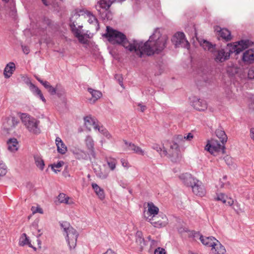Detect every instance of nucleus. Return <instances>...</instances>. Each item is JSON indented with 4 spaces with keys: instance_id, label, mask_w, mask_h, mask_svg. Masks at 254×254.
Instances as JSON below:
<instances>
[{
    "instance_id": "38",
    "label": "nucleus",
    "mask_w": 254,
    "mask_h": 254,
    "mask_svg": "<svg viewBox=\"0 0 254 254\" xmlns=\"http://www.w3.org/2000/svg\"><path fill=\"white\" fill-rule=\"evenodd\" d=\"M7 173V166L4 163L0 161V177L4 176Z\"/></svg>"
},
{
    "instance_id": "2",
    "label": "nucleus",
    "mask_w": 254,
    "mask_h": 254,
    "mask_svg": "<svg viewBox=\"0 0 254 254\" xmlns=\"http://www.w3.org/2000/svg\"><path fill=\"white\" fill-rule=\"evenodd\" d=\"M253 44V42L249 40H243L238 42L235 44H228V46L231 47L228 52H226L224 49H219L214 51L212 54L214 55V60L216 62L222 63L228 60L230 55L233 53L238 54L242 51L248 48Z\"/></svg>"
},
{
    "instance_id": "45",
    "label": "nucleus",
    "mask_w": 254,
    "mask_h": 254,
    "mask_svg": "<svg viewBox=\"0 0 254 254\" xmlns=\"http://www.w3.org/2000/svg\"><path fill=\"white\" fill-rule=\"evenodd\" d=\"M185 140L190 141L193 138V135L191 133H189L184 135Z\"/></svg>"
},
{
    "instance_id": "55",
    "label": "nucleus",
    "mask_w": 254,
    "mask_h": 254,
    "mask_svg": "<svg viewBox=\"0 0 254 254\" xmlns=\"http://www.w3.org/2000/svg\"><path fill=\"white\" fill-rule=\"evenodd\" d=\"M118 80H119V83L120 85L121 86H123V81H122V79H120V78H119V79H118Z\"/></svg>"
},
{
    "instance_id": "51",
    "label": "nucleus",
    "mask_w": 254,
    "mask_h": 254,
    "mask_svg": "<svg viewBox=\"0 0 254 254\" xmlns=\"http://www.w3.org/2000/svg\"><path fill=\"white\" fill-rule=\"evenodd\" d=\"M41 84L44 86V87L47 89L49 86L50 85V84L46 81L44 82H41Z\"/></svg>"
},
{
    "instance_id": "46",
    "label": "nucleus",
    "mask_w": 254,
    "mask_h": 254,
    "mask_svg": "<svg viewBox=\"0 0 254 254\" xmlns=\"http://www.w3.org/2000/svg\"><path fill=\"white\" fill-rule=\"evenodd\" d=\"M175 138L177 141H182L185 140L184 136L181 134L176 135L175 136Z\"/></svg>"
},
{
    "instance_id": "54",
    "label": "nucleus",
    "mask_w": 254,
    "mask_h": 254,
    "mask_svg": "<svg viewBox=\"0 0 254 254\" xmlns=\"http://www.w3.org/2000/svg\"><path fill=\"white\" fill-rule=\"evenodd\" d=\"M104 254H116L114 252H113L112 250H108Z\"/></svg>"
},
{
    "instance_id": "19",
    "label": "nucleus",
    "mask_w": 254,
    "mask_h": 254,
    "mask_svg": "<svg viewBox=\"0 0 254 254\" xmlns=\"http://www.w3.org/2000/svg\"><path fill=\"white\" fill-rule=\"evenodd\" d=\"M242 60L245 63H251L254 61V49L246 51L243 54Z\"/></svg>"
},
{
    "instance_id": "6",
    "label": "nucleus",
    "mask_w": 254,
    "mask_h": 254,
    "mask_svg": "<svg viewBox=\"0 0 254 254\" xmlns=\"http://www.w3.org/2000/svg\"><path fill=\"white\" fill-rule=\"evenodd\" d=\"M145 218L147 221L156 228H160L165 227L168 224L167 217L163 213H160L157 216H151L150 218H149V216H147L145 214Z\"/></svg>"
},
{
    "instance_id": "63",
    "label": "nucleus",
    "mask_w": 254,
    "mask_h": 254,
    "mask_svg": "<svg viewBox=\"0 0 254 254\" xmlns=\"http://www.w3.org/2000/svg\"><path fill=\"white\" fill-rule=\"evenodd\" d=\"M155 242L154 240H152V243L153 244V243Z\"/></svg>"
},
{
    "instance_id": "47",
    "label": "nucleus",
    "mask_w": 254,
    "mask_h": 254,
    "mask_svg": "<svg viewBox=\"0 0 254 254\" xmlns=\"http://www.w3.org/2000/svg\"><path fill=\"white\" fill-rule=\"evenodd\" d=\"M22 49L23 53L26 55L28 54L30 52L29 48L27 46H22Z\"/></svg>"
},
{
    "instance_id": "18",
    "label": "nucleus",
    "mask_w": 254,
    "mask_h": 254,
    "mask_svg": "<svg viewBox=\"0 0 254 254\" xmlns=\"http://www.w3.org/2000/svg\"><path fill=\"white\" fill-rule=\"evenodd\" d=\"M159 213V208L156 206L152 202L148 203V211L146 212H144V216L145 214L146 216H149V218L151 216H157Z\"/></svg>"
},
{
    "instance_id": "3",
    "label": "nucleus",
    "mask_w": 254,
    "mask_h": 254,
    "mask_svg": "<svg viewBox=\"0 0 254 254\" xmlns=\"http://www.w3.org/2000/svg\"><path fill=\"white\" fill-rule=\"evenodd\" d=\"M64 235L65 236L70 249H74L76 245L78 233L70 224L66 221L60 222Z\"/></svg>"
},
{
    "instance_id": "20",
    "label": "nucleus",
    "mask_w": 254,
    "mask_h": 254,
    "mask_svg": "<svg viewBox=\"0 0 254 254\" xmlns=\"http://www.w3.org/2000/svg\"><path fill=\"white\" fill-rule=\"evenodd\" d=\"M15 70V65L14 63L10 62L7 64L4 69L3 75L6 78H9Z\"/></svg>"
},
{
    "instance_id": "41",
    "label": "nucleus",
    "mask_w": 254,
    "mask_h": 254,
    "mask_svg": "<svg viewBox=\"0 0 254 254\" xmlns=\"http://www.w3.org/2000/svg\"><path fill=\"white\" fill-rule=\"evenodd\" d=\"M152 149L156 150L158 152L160 153L161 155V153H162L163 150V148L162 147L157 144H154L152 146Z\"/></svg>"
},
{
    "instance_id": "43",
    "label": "nucleus",
    "mask_w": 254,
    "mask_h": 254,
    "mask_svg": "<svg viewBox=\"0 0 254 254\" xmlns=\"http://www.w3.org/2000/svg\"><path fill=\"white\" fill-rule=\"evenodd\" d=\"M165 249L161 248H158L156 249L155 251L154 254H165Z\"/></svg>"
},
{
    "instance_id": "40",
    "label": "nucleus",
    "mask_w": 254,
    "mask_h": 254,
    "mask_svg": "<svg viewBox=\"0 0 254 254\" xmlns=\"http://www.w3.org/2000/svg\"><path fill=\"white\" fill-rule=\"evenodd\" d=\"M64 163L63 161H60L57 164H54L52 166V169L54 172L55 173H57L58 172H60V170L58 169L61 168L63 165Z\"/></svg>"
},
{
    "instance_id": "35",
    "label": "nucleus",
    "mask_w": 254,
    "mask_h": 254,
    "mask_svg": "<svg viewBox=\"0 0 254 254\" xmlns=\"http://www.w3.org/2000/svg\"><path fill=\"white\" fill-rule=\"evenodd\" d=\"M108 174L109 173L107 171L105 170V169L100 168V170L98 171L96 175L99 178L104 179L107 178V177L108 176Z\"/></svg>"
},
{
    "instance_id": "59",
    "label": "nucleus",
    "mask_w": 254,
    "mask_h": 254,
    "mask_svg": "<svg viewBox=\"0 0 254 254\" xmlns=\"http://www.w3.org/2000/svg\"><path fill=\"white\" fill-rule=\"evenodd\" d=\"M37 241H38V245H41V242L40 240H37Z\"/></svg>"
},
{
    "instance_id": "5",
    "label": "nucleus",
    "mask_w": 254,
    "mask_h": 254,
    "mask_svg": "<svg viewBox=\"0 0 254 254\" xmlns=\"http://www.w3.org/2000/svg\"><path fill=\"white\" fill-rule=\"evenodd\" d=\"M169 148L166 149L163 146V150L161 153L162 156H167L170 158L173 162H177L180 158V151L178 144L175 142H172L169 143Z\"/></svg>"
},
{
    "instance_id": "37",
    "label": "nucleus",
    "mask_w": 254,
    "mask_h": 254,
    "mask_svg": "<svg viewBox=\"0 0 254 254\" xmlns=\"http://www.w3.org/2000/svg\"><path fill=\"white\" fill-rule=\"evenodd\" d=\"M59 85H57L56 87H54L50 85L48 87L47 89L51 95H55L57 94L58 95H59L60 94L59 93Z\"/></svg>"
},
{
    "instance_id": "44",
    "label": "nucleus",
    "mask_w": 254,
    "mask_h": 254,
    "mask_svg": "<svg viewBox=\"0 0 254 254\" xmlns=\"http://www.w3.org/2000/svg\"><path fill=\"white\" fill-rule=\"evenodd\" d=\"M121 162L122 165L124 168H126L127 169H128L130 167L128 161L125 159H121Z\"/></svg>"
},
{
    "instance_id": "33",
    "label": "nucleus",
    "mask_w": 254,
    "mask_h": 254,
    "mask_svg": "<svg viewBox=\"0 0 254 254\" xmlns=\"http://www.w3.org/2000/svg\"><path fill=\"white\" fill-rule=\"evenodd\" d=\"M106 161L110 170H115L117 163L116 159L113 158H106Z\"/></svg>"
},
{
    "instance_id": "57",
    "label": "nucleus",
    "mask_w": 254,
    "mask_h": 254,
    "mask_svg": "<svg viewBox=\"0 0 254 254\" xmlns=\"http://www.w3.org/2000/svg\"><path fill=\"white\" fill-rule=\"evenodd\" d=\"M92 187L93 189H95V183H92Z\"/></svg>"
},
{
    "instance_id": "64",
    "label": "nucleus",
    "mask_w": 254,
    "mask_h": 254,
    "mask_svg": "<svg viewBox=\"0 0 254 254\" xmlns=\"http://www.w3.org/2000/svg\"><path fill=\"white\" fill-rule=\"evenodd\" d=\"M90 175H88V178H90Z\"/></svg>"
},
{
    "instance_id": "30",
    "label": "nucleus",
    "mask_w": 254,
    "mask_h": 254,
    "mask_svg": "<svg viewBox=\"0 0 254 254\" xmlns=\"http://www.w3.org/2000/svg\"><path fill=\"white\" fill-rule=\"evenodd\" d=\"M84 125L88 130H91L92 128H95V122L90 117L84 118Z\"/></svg>"
},
{
    "instance_id": "62",
    "label": "nucleus",
    "mask_w": 254,
    "mask_h": 254,
    "mask_svg": "<svg viewBox=\"0 0 254 254\" xmlns=\"http://www.w3.org/2000/svg\"><path fill=\"white\" fill-rule=\"evenodd\" d=\"M2 0L5 1V2H7L9 0Z\"/></svg>"
},
{
    "instance_id": "53",
    "label": "nucleus",
    "mask_w": 254,
    "mask_h": 254,
    "mask_svg": "<svg viewBox=\"0 0 254 254\" xmlns=\"http://www.w3.org/2000/svg\"><path fill=\"white\" fill-rule=\"evenodd\" d=\"M102 94L100 91L96 90V100L102 97Z\"/></svg>"
},
{
    "instance_id": "42",
    "label": "nucleus",
    "mask_w": 254,
    "mask_h": 254,
    "mask_svg": "<svg viewBox=\"0 0 254 254\" xmlns=\"http://www.w3.org/2000/svg\"><path fill=\"white\" fill-rule=\"evenodd\" d=\"M248 76L249 78L254 79V67H251L248 71Z\"/></svg>"
},
{
    "instance_id": "13",
    "label": "nucleus",
    "mask_w": 254,
    "mask_h": 254,
    "mask_svg": "<svg viewBox=\"0 0 254 254\" xmlns=\"http://www.w3.org/2000/svg\"><path fill=\"white\" fill-rule=\"evenodd\" d=\"M191 103L192 106L199 111H204L207 108V103L204 100L197 99L196 97L193 98Z\"/></svg>"
},
{
    "instance_id": "17",
    "label": "nucleus",
    "mask_w": 254,
    "mask_h": 254,
    "mask_svg": "<svg viewBox=\"0 0 254 254\" xmlns=\"http://www.w3.org/2000/svg\"><path fill=\"white\" fill-rule=\"evenodd\" d=\"M199 240L203 245L211 248L215 245L214 240H217L216 239L212 236L206 237L202 235L200 236Z\"/></svg>"
},
{
    "instance_id": "7",
    "label": "nucleus",
    "mask_w": 254,
    "mask_h": 254,
    "mask_svg": "<svg viewBox=\"0 0 254 254\" xmlns=\"http://www.w3.org/2000/svg\"><path fill=\"white\" fill-rule=\"evenodd\" d=\"M225 143H220L218 140L211 139L208 140L207 143L205 147V150L208 151L211 154L215 155V153L221 152L224 153L225 152Z\"/></svg>"
},
{
    "instance_id": "4",
    "label": "nucleus",
    "mask_w": 254,
    "mask_h": 254,
    "mask_svg": "<svg viewBox=\"0 0 254 254\" xmlns=\"http://www.w3.org/2000/svg\"><path fill=\"white\" fill-rule=\"evenodd\" d=\"M20 117L22 123L30 132L34 134L40 132L39 121L26 113L21 114Z\"/></svg>"
},
{
    "instance_id": "32",
    "label": "nucleus",
    "mask_w": 254,
    "mask_h": 254,
    "mask_svg": "<svg viewBox=\"0 0 254 254\" xmlns=\"http://www.w3.org/2000/svg\"><path fill=\"white\" fill-rule=\"evenodd\" d=\"M136 242L141 249L145 246L144 240L141 232L137 231L136 233Z\"/></svg>"
},
{
    "instance_id": "29",
    "label": "nucleus",
    "mask_w": 254,
    "mask_h": 254,
    "mask_svg": "<svg viewBox=\"0 0 254 254\" xmlns=\"http://www.w3.org/2000/svg\"><path fill=\"white\" fill-rule=\"evenodd\" d=\"M215 133L222 143H225L227 142V136L224 130L221 129H218L216 130Z\"/></svg>"
},
{
    "instance_id": "56",
    "label": "nucleus",
    "mask_w": 254,
    "mask_h": 254,
    "mask_svg": "<svg viewBox=\"0 0 254 254\" xmlns=\"http://www.w3.org/2000/svg\"><path fill=\"white\" fill-rule=\"evenodd\" d=\"M43 2V4L46 6H47L48 5L46 0H41Z\"/></svg>"
},
{
    "instance_id": "28",
    "label": "nucleus",
    "mask_w": 254,
    "mask_h": 254,
    "mask_svg": "<svg viewBox=\"0 0 254 254\" xmlns=\"http://www.w3.org/2000/svg\"><path fill=\"white\" fill-rule=\"evenodd\" d=\"M35 163L37 167L40 170H43L44 168L45 164L40 155L38 154L34 155Z\"/></svg>"
},
{
    "instance_id": "24",
    "label": "nucleus",
    "mask_w": 254,
    "mask_h": 254,
    "mask_svg": "<svg viewBox=\"0 0 254 254\" xmlns=\"http://www.w3.org/2000/svg\"><path fill=\"white\" fill-rule=\"evenodd\" d=\"M19 245L21 246L28 245L29 247L33 248L35 251L36 250V248L32 245L29 237L25 233L22 234L20 236L19 241Z\"/></svg>"
},
{
    "instance_id": "1",
    "label": "nucleus",
    "mask_w": 254,
    "mask_h": 254,
    "mask_svg": "<svg viewBox=\"0 0 254 254\" xmlns=\"http://www.w3.org/2000/svg\"><path fill=\"white\" fill-rule=\"evenodd\" d=\"M105 35L111 43L121 45L127 51L134 53L140 58L144 54L148 56L160 54L166 47L168 40L167 36L162 34L159 28L154 30L145 43L135 39L129 41L124 33L109 26L107 27Z\"/></svg>"
},
{
    "instance_id": "25",
    "label": "nucleus",
    "mask_w": 254,
    "mask_h": 254,
    "mask_svg": "<svg viewBox=\"0 0 254 254\" xmlns=\"http://www.w3.org/2000/svg\"><path fill=\"white\" fill-rule=\"evenodd\" d=\"M216 200L221 201L223 203L229 206H231L234 202V201L232 198H228L227 196L222 193L217 194Z\"/></svg>"
},
{
    "instance_id": "22",
    "label": "nucleus",
    "mask_w": 254,
    "mask_h": 254,
    "mask_svg": "<svg viewBox=\"0 0 254 254\" xmlns=\"http://www.w3.org/2000/svg\"><path fill=\"white\" fill-rule=\"evenodd\" d=\"M214 242L215 245L212 247L211 250L214 251L215 254H224L226 252L224 247L217 240H214Z\"/></svg>"
},
{
    "instance_id": "23",
    "label": "nucleus",
    "mask_w": 254,
    "mask_h": 254,
    "mask_svg": "<svg viewBox=\"0 0 254 254\" xmlns=\"http://www.w3.org/2000/svg\"><path fill=\"white\" fill-rule=\"evenodd\" d=\"M8 149L11 152L16 151L18 149V142L16 138H10L7 142Z\"/></svg>"
},
{
    "instance_id": "12",
    "label": "nucleus",
    "mask_w": 254,
    "mask_h": 254,
    "mask_svg": "<svg viewBox=\"0 0 254 254\" xmlns=\"http://www.w3.org/2000/svg\"><path fill=\"white\" fill-rule=\"evenodd\" d=\"M179 178L186 186L191 188L195 183H198V180L189 173L182 174L179 176Z\"/></svg>"
},
{
    "instance_id": "34",
    "label": "nucleus",
    "mask_w": 254,
    "mask_h": 254,
    "mask_svg": "<svg viewBox=\"0 0 254 254\" xmlns=\"http://www.w3.org/2000/svg\"><path fill=\"white\" fill-rule=\"evenodd\" d=\"M87 90L92 97L90 98L87 97L86 98L90 104H94L95 103V91L91 88H88Z\"/></svg>"
},
{
    "instance_id": "31",
    "label": "nucleus",
    "mask_w": 254,
    "mask_h": 254,
    "mask_svg": "<svg viewBox=\"0 0 254 254\" xmlns=\"http://www.w3.org/2000/svg\"><path fill=\"white\" fill-rule=\"evenodd\" d=\"M31 87L32 88V90L33 93L35 95L38 96L44 103H46V100L44 98L41 91L37 87L33 84H32Z\"/></svg>"
},
{
    "instance_id": "61",
    "label": "nucleus",
    "mask_w": 254,
    "mask_h": 254,
    "mask_svg": "<svg viewBox=\"0 0 254 254\" xmlns=\"http://www.w3.org/2000/svg\"><path fill=\"white\" fill-rule=\"evenodd\" d=\"M229 159H230V157H228V156H227V157H226V158H225V161H226V159H228V160Z\"/></svg>"
},
{
    "instance_id": "9",
    "label": "nucleus",
    "mask_w": 254,
    "mask_h": 254,
    "mask_svg": "<svg viewBox=\"0 0 254 254\" xmlns=\"http://www.w3.org/2000/svg\"><path fill=\"white\" fill-rule=\"evenodd\" d=\"M71 31L73 33L74 36L78 39L79 41L83 44H86L88 41L87 39L90 38L89 35L87 34H83L81 28L82 26H79L76 27L74 22L70 24Z\"/></svg>"
},
{
    "instance_id": "60",
    "label": "nucleus",
    "mask_w": 254,
    "mask_h": 254,
    "mask_svg": "<svg viewBox=\"0 0 254 254\" xmlns=\"http://www.w3.org/2000/svg\"><path fill=\"white\" fill-rule=\"evenodd\" d=\"M42 235V233H39L38 235H37V238H39V237H40Z\"/></svg>"
},
{
    "instance_id": "48",
    "label": "nucleus",
    "mask_w": 254,
    "mask_h": 254,
    "mask_svg": "<svg viewBox=\"0 0 254 254\" xmlns=\"http://www.w3.org/2000/svg\"><path fill=\"white\" fill-rule=\"evenodd\" d=\"M59 93L60 94L59 95H58L59 97H61L64 94V90L62 87H61L60 85H59Z\"/></svg>"
},
{
    "instance_id": "21",
    "label": "nucleus",
    "mask_w": 254,
    "mask_h": 254,
    "mask_svg": "<svg viewBox=\"0 0 254 254\" xmlns=\"http://www.w3.org/2000/svg\"><path fill=\"white\" fill-rule=\"evenodd\" d=\"M58 152L62 154H64L67 151V147L60 137H57L55 140Z\"/></svg>"
},
{
    "instance_id": "15",
    "label": "nucleus",
    "mask_w": 254,
    "mask_h": 254,
    "mask_svg": "<svg viewBox=\"0 0 254 254\" xmlns=\"http://www.w3.org/2000/svg\"><path fill=\"white\" fill-rule=\"evenodd\" d=\"M74 16L76 17L83 16L85 18L88 19L87 20L90 24L92 23L95 20V16L87 10H80L74 14Z\"/></svg>"
},
{
    "instance_id": "10",
    "label": "nucleus",
    "mask_w": 254,
    "mask_h": 254,
    "mask_svg": "<svg viewBox=\"0 0 254 254\" xmlns=\"http://www.w3.org/2000/svg\"><path fill=\"white\" fill-rule=\"evenodd\" d=\"M98 129V133L96 135L98 136V139H100V142L102 145L104 142H105V140L103 139V137H106L107 139H110L112 137V135L108 132L107 129L104 127L103 126H100L98 124H96V130Z\"/></svg>"
},
{
    "instance_id": "58",
    "label": "nucleus",
    "mask_w": 254,
    "mask_h": 254,
    "mask_svg": "<svg viewBox=\"0 0 254 254\" xmlns=\"http://www.w3.org/2000/svg\"><path fill=\"white\" fill-rule=\"evenodd\" d=\"M37 80L41 83V82H44L45 81H43L40 78H37Z\"/></svg>"
},
{
    "instance_id": "50",
    "label": "nucleus",
    "mask_w": 254,
    "mask_h": 254,
    "mask_svg": "<svg viewBox=\"0 0 254 254\" xmlns=\"http://www.w3.org/2000/svg\"><path fill=\"white\" fill-rule=\"evenodd\" d=\"M138 106L140 107V110L142 112H143L146 109V106L142 105L141 103H138Z\"/></svg>"
},
{
    "instance_id": "39",
    "label": "nucleus",
    "mask_w": 254,
    "mask_h": 254,
    "mask_svg": "<svg viewBox=\"0 0 254 254\" xmlns=\"http://www.w3.org/2000/svg\"><path fill=\"white\" fill-rule=\"evenodd\" d=\"M96 195H97L99 198L102 200H103L105 198V193L103 189L100 188L97 184Z\"/></svg>"
},
{
    "instance_id": "8",
    "label": "nucleus",
    "mask_w": 254,
    "mask_h": 254,
    "mask_svg": "<svg viewBox=\"0 0 254 254\" xmlns=\"http://www.w3.org/2000/svg\"><path fill=\"white\" fill-rule=\"evenodd\" d=\"M172 41L177 47L181 46L187 49H189L190 43L185 38V35L183 32L176 33L173 37Z\"/></svg>"
},
{
    "instance_id": "14",
    "label": "nucleus",
    "mask_w": 254,
    "mask_h": 254,
    "mask_svg": "<svg viewBox=\"0 0 254 254\" xmlns=\"http://www.w3.org/2000/svg\"><path fill=\"white\" fill-rule=\"evenodd\" d=\"M192 192L196 195L203 196L205 194V190L201 182L198 180L191 187Z\"/></svg>"
},
{
    "instance_id": "36",
    "label": "nucleus",
    "mask_w": 254,
    "mask_h": 254,
    "mask_svg": "<svg viewBox=\"0 0 254 254\" xmlns=\"http://www.w3.org/2000/svg\"><path fill=\"white\" fill-rule=\"evenodd\" d=\"M86 144L88 148L91 151L94 150V141L93 139L89 136H87L86 140Z\"/></svg>"
},
{
    "instance_id": "52",
    "label": "nucleus",
    "mask_w": 254,
    "mask_h": 254,
    "mask_svg": "<svg viewBox=\"0 0 254 254\" xmlns=\"http://www.w3.org/2000/svg\"><path fill=\"white\" fill-rule=\"evenodd\" d=\"M11 121H12L13 127H15V126H16L17 125V124L18 123V122L16 120L15 118H14V117L12 118Z\"/></svg>"
},
{
    "instance_id": "26",
    "label": "nucleus",
    "mask_w": 254,
    "mask_h": 254,
    "mask_svg": "<svg viewBox=\"0 0 254 254\" xmlns=\"http://www.w3.org/2000/svg\"><path fill=\"white\" fill-rule=\"evenodd\" d=\"M126 145L128 147V149L133 151L135 153L143 155L144 154V151L139 146L135 145L134 144L131 143H128L127 141H125Z\"/></svg>"
},
{
    "instance_id": "49",
    "label": "nucleus",
    "mask_w": 254,
    "mask_h": 254,
    "mask_svg": "<svg viewBox=\"0 0 254 254\" xmlns=\"http://www.w3.org/2000/svg\"><path fill=\"white\" fill-rule=\"evenodd\" d=\"M35 207H32L31 210L33 211V213L36 212H39L40 213H43L42 209L41 208L37 207L36 210H34Z\"/></svg>"
},
{
    "instance_id": "16",
    "label": "nucleus",
    "mask_w": 254,
    "mask_h": 254,
    "mask_svg": "<svg viewBox=\"0 0 254 254\" xmlns=\"http://www.w3.org/2000/svg\"><path fill=\"white\" fill-rule=\"evenodd\" d=\"M198 41L201 47L205 50L208 51L211 53H214L215 50V44H212L211 43L204 39L198 40Z\"/></svg>"
},
{
    "instance_id": "27",
    "label": "nucleus",
    "mask_w": 254,
    "mask_h": 254,
    "mask_svg": "<svg viewBox=\"0 0 254 254\" xmlns=\"http://www.w3.org/2000/svg\"><path fill=\"white\" fill-rule=\"evenodd\" d=\"M58 198L59 202L61 203H65L66 204H72L74 203L73 200L69 197L66 196L64 193H60Z\"/></svg>"
},
{
    "instance_id": "11",
    "label": "nucleus",
    "mask_w": 254,
    "mask_h": 254,
    "mask_svg": "<svg viewBox=\"0 0 254 254\" xmlns=\"http://www.w3.org/2000/svg\"><path fill=\"white\" fill-rule=\"evenodd\" d=\"M214 31L218 36H220L226 41H230L232 39L231 32L226 28H222L219 26H215L214 27Z\"/></svg>"
}]
</instances>
